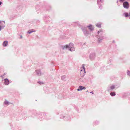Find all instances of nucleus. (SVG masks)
<instances>
[{"instance_id": "nucleus-1", "label": "nucleus", "mask_w": 130, "mask_h": 130, "mask_svg": "<svg viewBox=\"0 0 130 130\" xmlns=\"http://www.w3.org/2000/svg\"><path fill=\"white\" fill-rule=\"evenodd\" d=\"M62 48L63 49L68 48V50L71 52L74 51L75 50L74 45L72 43H70L69 44H66L63 46Z\"/></svg>"}, {"instance_id": "nucleus-2", "label": "nucleus", "mask_w": 130, "mask_h": 130, "mask_svg": "<svg viewBox=\"0 0 130 130\" xmlns=\"http://www.w3.org/2000/svg\"><path fill=\"white\" fill-rule=\"evenodd\" d=\"M103 30H100L98 31V41L99 42H101L104 38L103 35Z\"/></svg>"}, {"instance_id": "nucleus-3", "label": "nucleus", "mask_w": 130, "mask_h": 130, "mask_svg": "<svg viewBox=\"0 0 130 130\" xmlns=\"http://www.w3.org/2000/svg\"><path fill=\"white\" fill-rule=\"evenodd\" d=\"M84 66V64H83L82 66V67L80 68V74L81 76L83 77H84L86 73L85 69Z\"/></svg>"}, {"instance_id": "nucleus-4", "label": "nucleus", "mask_w": 130, "mask_h": 130, "mask_svg": "<svg viewBox=\"0 0 130 130\" xmlns=\"http://www.w3.org/2000/svg\"><path fill=\"white\" fill-rule=\"evenodd\" d=\"M5 21L0 20V31L4 28L5 27Z\"/></svg>"}, {"instance_id": "nucleus-5", "label": "nucleus", "mask_w": 130, "mask_h": 130, "mask_svg": "<svg viewBox=\"0 0 130 130\" xmlns=\"http://www.w3.org/2000/svg\"><path fill=\"white\" fill-rule=\"evenodd\" d=\"M81 29L85 36H89V32L87 30L86 28L82 27H81Z\"/></svg>"}, {"instance_id": "nucleus-6", "label": "nucleus", "mask_w": 130, "mask_h": 130, "mask_svg": "<svg viewBox=\"0 0 130 130\" xmlns=\"http://www.w3.org/2000/svg\"><path fill=\"white\" fill-rule=\"evenodd\" d=\"M3 81L4 84L5 85H8L10 83L9 80L7 78L4 79Z\"/></svg>"}, {"instance_id": "nucleus-7", "label": "nucleus", "mask_w": 130, "mask_h": 130, "mask_svg": "<svg viewBox=\"0 0 130 130\" xmlns=\"http://www.w3.org/2000/svg\"><path fill=\"white\" fill-rule=\"evenodd\" d=\"M96 56V54L95 53H91L89 56L90 59L91 60L94 59Z\"/></svg>"}, {"instance_id": "nucleus-8", "label": "nucleus", "mask_w": 130, "mask_h": 130, "mask_svg": "<svg viewBox=\"0 0 130 130\" xmlns=\"http://www.w3.org/2000/svg\"><path fill=\"white\" fill-rule=\"evenodd\" d=\"M123 5L124 8L128 9L129 8V4L126 1L124 2Z\"/></svg>"}, {"instance_id": "nucleus-9", "label": "nucleus", "mask_w": 130, "mask_h": 130, "mask_svg": "<svg viewBox=\"0 0 130 130\" xmlns=\"http://www.w3.org/2000/svg\"><path fill=\"white\" fill-rule=\"evenodd\" d=\"M35 73L36 75L38 76H40L42 75L41 70L39 69L36 70Z\"/></svg>"}, {"instance_id": "nucleus-10", "label": "nucleus", "mask_w": 130, "mask_h": 130, "mask_svg": "<svg viewBox=\"0 0 130 130\" xmlns=\"http://www.w3.org/2000/svg\"><path fill=\"white\" fill-rule=\"evenodd\" d=\"M89 28V29L91 31L94 30V27L91 24H90L87 26Z\"/></svg>"}, {"instance_id": "nucleus-11", "label": "nucleus", "mask_w": 130, "mask_h": 130, "mask_svg": "<svg viewBox=\"0 0 130 130\" xmlns=\"http://www.w3.org/2000/svg\"><path fill=\"white\" fill-rule=\"evenodd\" d=\"M86 89L85 87L83 86H79L78 89H77V90L78 91H81L82 90H85Z\"/></svg>"}, {"instance_id": "nucleus-12", "label": "nucleus", "mask_w": 130, "mask_h": 130, "mask_svg": "<svg viewBox=\"0 0 130 130\" xmlns=\"http://www.w3.org/2000/svg\"><path fill=\"white\" fill-rule=\"evenodd\" d=\"M2 45L3 47L7 46L8 45V41H4Z\"/></svg>"}, {"instance_id": "nucleus-13", "label": "nucleus", "mask_w": 130, "mask_h": 130, "mask_svg": "<svg viewBox=\"0 0 130 130\" xmlns=\"http://www.w3.org/2000/svg\"><path fill=\"white\" fill-rule=\"evenodd\" d=\"M10 103L6 99H5V101L4 102V104L7 105H9Z\"/></svg>"}, {"instance_id": "nucleus-14", "label": "nucleus", "mask_w": 130, "mask_h": 130, "mask_svg": "<svg viewBox=\"0 0 130 130\" xmlns=\"http://www.w3.org/2000/svg\"><path fill=\"white\" fill-rule=\"evenodd\" d=\"M101 23L100 22H99L96 23V25L97 27L100 28L101 27Z\"/></svg>"}, {"instance_id": "nucleus-15", "label": "nucleus", "mask_w": 130, "mask_h": 130, "mask_svg": "<svg viewBox=\"0 0 130 130\" xmlns=\"http://www.w3.org/2000/svg\"><path fill=\"white\" fill-rule=\"evenodd\" d=\"M124 14L125 17H127L128 16L130 17V13L128 14L127 13H125Z\"/></svg>"}, {"instance_id": "nucleus-16", "label": "nucleus", "mask_w": 130, "mask_h": 130, "mask_svg": "<svg viewBox=\"0 0 130 130\" xmlns=\"http://www.w3.org/2000/svg\"><path fill=\"white\" fill-rule=\"evenodd\" d=\"M110 95L112 96H114L115 95V93L114 92H112L110 93Z\"/></svg>"}, {"instance_id": "nucleus-17", "label": "nucleus", "mask_w": 130, "mask_h": 130, "mask_svg": "<svg viewBox=\"0 0 130 130\" xmlns=\"http://www.w3.org/2000/svg\"><path fill=\"white\" fill-rule=\"evenodd\" d=\"M115 87L114 85H112L110 87V88L111 90H113L115 88Z\"/></svg>"}, {"instance_id": "nucleus-18", "label": "nucleus", "mask_w": 130, "mask_h": 130, "mask_svg": "<svg viewBox=\"0 0 130 130\" xmlns=\"http://www.w3.org/2000/svg\"><path fill=\"white\" fill-rule=\"evenodd\" d=\"M127 75L129 76H130V71H129L128 70H127Z\"/></svg>"}, {"instance_id": "nucleus-19", "label": "nucleus", "mask_w": 130, "mask_h": 130, "mask_svg": "<svg viewBox=\"0 0 130 130\" xmlns=\"http://www.w3.org/2000/svg\"><path fill=\"white\" fill-rule=\"evenodd\" d=\"M37 83L40 84H43V82H41L38 81V82Z\"/></svg>"}, {"instance_id": "nucleus-20", "label": "nucleus", "mask_w": 130, "mask_h": 130, "mask_svg": "<svg viewBox=\"0 0 130 130\" xmlns=\"http://www.w3.org/2000/svg\"><path fill=\"white\" fill-rule=\"evenodd\" d=\"M33 32V31H32L31 30H29V31L27 33L29 34H31V33H32V32Z\"/></svg>"}, {"instance_id": "nucleus-21", "label": "nucleus", "mask_w": 130, "mask_h": 130, "mask_svg": "<svg viewBox=\"0 0 130 130\" xmlns=\"http://www.w3.org/2000/svg\"><path fill=\"white\" fill-rule=\"evenodd\" d=\"M100 0H98L97 1V3L98 4H99V2H100Z\"/></svg>"}, {"instance_id": "nucleus-22", "label": "nucleus", "mask_w": 130, "mask_h": 130, "mask_svg": "<svg viewBox=\"0 0 130 130\" xmlns=\"http://www.w3.org/2000/svg\"><path fill=\"white\" fill-rule=\"evenodd\" d=\"M2 3L0 1V7L1 6V4H2Z\"/></svg>"}, {"instance_id": "nucleus-23", "label": "nucleus", "mask_w": 130, "mask_h": 130, "mask_svg": "<svg viewBox=\"0 0 130 130\" xmlns=\"http://www.w3.org/2000/svg\"><path fill=\"white\" fill-rule=\"evenodd\" d=\"M22 38V35H21L20 37V38L21 39Z\"/></svg>"}, {"instance_id": "nucleus-24", "label": "nucleus", "mask_w": 130, "mask_h": 130, "mask_svg": "<svg viewBox=\"0 0 130 130\" xmlns=\"http://www.w3.org/2000/svg\"><path fill=\"white\" fill-rule=\"evenodd\" d=\"M125 0H120V1H121L122 2H123Z\"/></svg>"}, {"instance_id": "nucleus-25", "label": "nucleus", "mask_w": 130, "mask_h": 130, "mask_svg": "<svg viewBox=\"0 0 130 130\" xmlns=\"http://www.w3.org/2000/svg\"><path fill=\"white\" fill-rule=\"evenodd\" d=\"M90 93H92V94H93V92L92 91L90 92Z\"/></svg>"}, {"instance_id": "nucleus-26", "label": "nucleus", "mask_w": 130, "mask_h": 130, "mask_svg": "<svg viewBox=\"0 0 130 130\" xmlns=\"http://www.w3.org/2000/svg\"><path fill=\"white\" fill-rule=\"evenodd\" d=\"M86 92H88V90H87V91H86Z\"/></svg>"}]
</instances>
